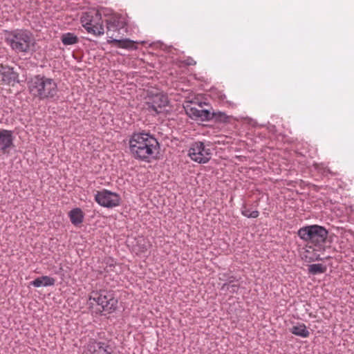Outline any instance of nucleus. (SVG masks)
Returning <instances> with one entry per match:
<instances>
[{"label":"nucleus","instance_id":"7ed1b4c3","mask_svg":"<svg viewBox=\"0 0 354 354\" xmlns=\"http://www.w3.org/2000/svg\"><path fill=\"white\" fill-rule=\"evenodd\" d=\"M28 90L34 98L44 100L57 95V85L52 78L36 75L28 82Z\"/></svg>","mask_w":354,"mask_h":354},{"label":"nucleus","instance_id":"1a4fd4ad","mask_svg":"<svg viewBox=\"0 0 354 354\" xmlns=\"http://www.w3.org/2000/svg\"><path fill=\"white\" fill-rule=\"evenodd\" d=\"M191 159L198 163H206L211 158L209 149H206L201 142H196L192 145L189 150Z\"/></svg>","mask_w":354,"mask_h":354},{"label":"nucleus","instance_id":"ddd939ff","mask_svg":"<svg viewBox=\"0 0 354 354\" xmlns=\"http://www.w3.org/2000/svg\"><path fill=\"white\" fill-rule=\"evenodd\" d=\"M83 354H114L109 346L100 342L91 341L85 347Z\"/></svg>","mask_w":354,"mask_h":354},{"label":"nucleus","instance_id":"4468645a","mask_svg":"<svg viewBox=\"0 0 354 354\" xmlns=\"http://www.w3.org/2000/svg\"><path fill=\"white\" fill-rule=\"evenodd\" d=\"M18 74L15 73L12 68L8 66L1 65L0 67V81L3 84H10L17 81Z\"/></svg>","mask_w":354,"mask_h":354},{"label":"nucleus","instance_id":"423d86ee","mask_svg":"<svg viewBox=\"0 0 354 354\" xmlns=\"http://www.w3.org/2000/svg\"><path fill=\"white\" fill-rule=\"evenodd\" d=\"M82 26L88 33L100 36L104 33L102 14L97 10L92 9L84 13L80 19Z\"/></svg>","mask_w":354,"mask_h":354},{"label":"nucleus","instance_id":"b1692460","mask_svg":"<svg viewBox=\"0 0 354 354\" xmlns=\"http://www.w3.org/2000/svg\"><path fill=\"white\" fill-rule=\"evenodd\" d=\"M184 63L188 66H194L196 64V61L192 57H187L184 60Z\"/></svg>","mask_w":354,"mask_h":354},{"label":"nucleus","instance_id":"5701e85b","mask_svg":"<svg viewBox=\"0 0 354 354\" xmlns=\"http://www.w3.org/2000/svg\"><path fill=\"white\" fill-rule=\"evenodd\" d=\"M225 287H227V289L231 288L232 290H230V292H236L239 288V286L236 284H232V285L224 284L222 287V289H224Z\"/></svg>","mask_w":354,"mask_h":354},{"label":"nucleus","instance_id":"0eeeda50","mask_svg":"<svg viewBox=\"0 0 354 354\" xmlns=\"http://www.w3.org/2000/svg\"><path fill=\"white\" fill-rule=\"evenodd\" d=\"M95 304L100 306L102 310L111 313L116 309L118 299L114 297L111 292L93 291L89 295L88 304L92 306Z\"/></svg>","mask_w":354,"mask_h":354},{"label":"nucleus","instance_id":"2eb2a0df","mask_svg":"<svg viewBox=\"0 0 354 354\" xmlns=\"http://www.w3.org/2000/svg\"><path fill=\"white\" fill-rule=\"evenodd\" d=\"M187 114L193 119H201V120H210V111L205 109H198L195 106H187L185 107Z\"/></svg>","mask_w":354,"mask_h":354},{"label":"nucleus","instance_id":"9d476101","mask_svg":"<svg viewBox=\"0 0 354 354\" xmlns=\"http://www.w3.org/2000/svg\"><path fill=\"white\" fill-rule=\"evenodd\" d=\"M14 136L11 131L0 128V156L8 154L13 148Z\"/></svg>","mask_w":354,"mask_h":354},{"label":"nucleus","instance_id":"aec40b11","mask_svg":"<svg viewBox=\"0 0 354 354\" xmlns=\"http://www.w3.org/2000/svg\"><path fill=\"white\" fill-rule=\"evenodd\" d=\"M211 120L214 119L215 121L218 122L227 123L230 120V117L226 115L224 112H210Z\"/></svg>","mask_w":354,"mask_h":354},{"label":"nucleus","instance_id":"6e6552de","mask_svg":"<svg viewBox=\"0 0 354 354\" xmlns=\"http://www.w3.org/2000/svg\"><path fill=\"white\" fill-rule=\"evenodd\" d=\"M95 200L102 207L113 208L120 205L121 198L117 193L104 189L97 192Z\"/></svg>","mask_w":354,"mask_h":354},{"label":"nucleus","instance_id":"a211bd4d","mask_svg":"<svg viewBox=\"0 0 354 354\" xmlns=\"http://www.w3.org/2000/svg\"><path fill=\"white\" fill-rule=\"evenodd\" d=\"M55 282V279L48 276H43L35 279L34 281L30 282V284L35 287L50 286H53Z\"/></svg>","mask_w":354,"mask_h":354},{"label":"nucleus","instance_id":"f03ea898","mask_svg":"<svg viewBox=\"0 0 354 354\" xmlns=\"http://www.w3.org/2000/svg\"><path fill=\"white\" fill-rule=\"evenodd\" d=\"M126 25L127 22L124 17L118 14L111 15L106 19V35L109 38L107 42L120 48L136 50L138 48L136 44L138 42L129 39H117L118 35H115V32H119Z\"/></svg>","mask_w":354,"mask_h":354},{"label":"nucleus","instance_id":"f8f14e48","mask_svg":"<svg viewBox=\"0 0 354 354\" xmlns=\"http://www.w3.org/2000/svg\"><path fill=\"white\" fill-rule=\"evenodd\" d=\"M304 250L301 257L306 262L310 263L323 259L321 257V252L324 250V247L308 244Z\"/></svg>","mask_w":354,"mask_h":354},{"label":"nucleus","instance_id":"f257e3e1","mask_svg":"<svg viewBox=\"0 0 354 354\" xmlns=\"http://www.w3.org/2000/svg\"><path fill=\"white\" fill-rule=\"evenodd\" d=\"M129 142L132 156L147 162L156 157L159 148L157 140L151 134L144 132L134 133Z\"/></svg>","mask_w":354,"mask_h":354},{"label":"nucleus","instance_id":"39448f33","mask_svg":"<svg viewBox=\"0 0 354 354\" xmlns=\"http://www.w3.org/2000/svg\"><path fill=\"white\" fill-rule=\"evenodd\" d=\"M298 236L308 244L324 247L328 236V231L320 225H314L301 227L298 231Z\"/></svg>","mask_w":354,"mask_h":354},{"label":"nucleus","instance_id":"412c9836","mask_svg":"<svg viewBox=\"0 0 354 354\" xmlns=\"http://www.w3.org/2000/svg\"><path fill=\"white\" fill-rule=\"evenodd\" d=\"M241 213L248 218H257L259 216L258 211L252 209V207L247 205L243 206Z\"/></svg>","mask_w":354,"mask_h":354},{"label":"nucleus","instance_id":"9b49d317","mask_svg":"<svg viewBox=\"0 0 354 354\" xmlns=\"http://www.w3.org/2000/svg\"><path fill=\"white\" fill-rule=\"evenodd\" d=\"M147 104L150 111L158 114L165 111V108L168 104V99L165 95L158 93L153 95Z\"/></svg>","mask_w":354,"mask_h":354},{"label":"nucleus","instance_id":"6ab92c4d","mask_svg":"<svg viewBox=\"0 0 354 354\" xmlns=\"http://www.w3.org/2000/svg\"><path fill=\"white\" fill-rule=\"evenodd\" d=\"M61 40L65 46L73 45L79 41L78 37L72 32H66L62 34L61 36Z\"/></svg>","mask_w":354,"mask_h":354},{"label":"nucleus","instance_id":"20e7f679","mask_svg":"<svg viewBox=\"0 0 354 354\" xmlns=\"http://www.w3.org/2000/svg\"><path fill=\"white\" fill-rule=\"evenodd\" d=\"M6 42L15 53H26L34 46L35 40L30 32L15 30L8 33Z\"/></svg>","mask_w":354,"mask_h":354},{"label":"nucleus","instance_id":"f3484780","mask_svg":"<svg viewBox=\"0 0 354 354\" xmlns=\"http://www.w3.org/2000/svg\"><path fill=\"white\" fill-rule=\"evenodd\" d=\"M68 216L74 225H78L83 222L84 214L80 208H75L68 212Z\"/></svg>","mask_w":354,"mask_h":354},{"label":"nucleus","instance_id":"dca6fc26","mask_svg":"<svg viewBox=\"0 0 354 354\" xmlns=\"http://www.w3.org/2000/svg\"><path fill=\"white\" fill-rule=\"evenodd\" d=\"M290 331L295 335L302 338L308 337L310 332L307 329L306 326L303 323H297L296 325L290 328Z\"/></svg>","mask_w":354,"mask_h":354},{"label":"nucleus","instance_id":"4be33fe9","mask_svg":"<svg viewBox=\"0 0 354 354\" xmlns=\"http://www.w3.org/2000/svg\"><path fill=\"white\" fill-rule=\"evenodd\" d=\"M326 270V266L322 264H312L308 268V271L313 274H321L325 272Z\"/></svg>","mask_w":354,"mask_h":354}]
</instances>
